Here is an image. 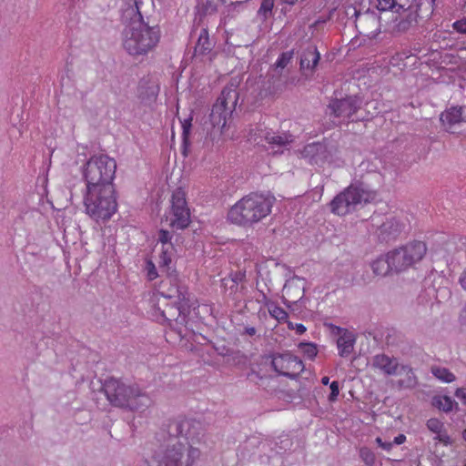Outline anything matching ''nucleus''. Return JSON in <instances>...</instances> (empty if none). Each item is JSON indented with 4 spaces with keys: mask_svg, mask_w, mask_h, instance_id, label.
Wrapping results in <instances>:
<instances>
[{
    "mask_svg": "<svg viewBox=\"0 0 466 466\" xmlns=\"http://www.w3.org/2000/svg\"><path fill=\"white\" fill-rule=\"evenodd\" d=\"M157 293L150 299L151 316L157 321L167 322L180 339L187 336V314L189 294L187 288L180 283L177 272L165 273Z\"/></svg>",
    "mask_w": 466,
    "mask_h": 466,
    "instance_id": "f257e3e1",
    "label": "nucleus"
},
{
    "mask_svg": "<svg viewBox=\"0 0 466 466\" xmlns=\"http://www.w3.org/2000/svg\"><path fill=\"white\" fill-rule=\"evenodd\" d=\"M143 2L124 0L122 16L128 20L122 32V46L132 56H143L153 51L158 45L161 31L158 25H149L142 15Z\"/></svg>",
    "mask_w": 466,
    "mask_h": 466,
    "instance_id": "f03ea898",
    "label": "nucleus"
},
{
    "mask_svg": "<svg viewBox=\"0 0 466 466\" xmlns=\"http://www.w3.org/2000/svg\"><path fill=\"white\" fill-rule=\"evenodd\" d=\"M274 203L275 198L272 195L252 192L229 208L227 218L231 224L249 228L267 218Z\"/></svg>",
    "mask_w": 466,
    "mask_h": 466,
    "instance_id": "7ed1b4c3",
    "label": "nucleus"
},
{
    "mask_svg": "<svg viewBox=\"0 0 466 466\" xmlns=\"http://www.w3.org/2000/svg\"><path fill=\"white\" fill-rule=\"evenodd\" d=\"M108 401L116 407L142 411L152 404L150 396L136 384L127 385L116 379H108L103 386Z\"/></svg>",
    "mask_w": 466,
    "mask_h": 466,
    "instance_id": "20e7f679",
    "label": "nucleus"
},
{
    "mask_svg": "<svg viewBox=\"0 0 466 466\" xmlns=\"http://www.w3.org/2000/svg\"><path fill=\"white\" fill-rule=\"evenodd\" d=\"M200 457L198 448L186 446L181 441L142 459L137 466H192Z\"/></svg>",
    "mask_w": 466,
    "mask_h": 466,
    "instance_id": "39448f33",
    "label": "nucleus"
},
{
    "mask_svg": "<svg viewBox=\"0 0 466 466\" xmlns=\"http://www.w3.org/2000/svg\"><path fill=\"white\" fill-rule=\"evenodd\" d=\"M84 206L86 213L96 221L109 219L117 210L115 187L105 186L86 189Z\"/></svg>",
    "mask_w": 466,
    "mask_h": 466,
    "instance_id": "423d86ee",
    "label": "nucleus"
},
{
    "mask_svg": "<svg viewBox=\"0 0 466 466\" xmlns=\"http://www.w3.org/2000/svg\"><path fill=\"white\" fill-rule=\"evenodd\" d=\"M116 170V162L113 157L105 154L92 156L82 169L86 189L114 187L113 180Z\"/></svg>",
    "mask_w": 466,
    "mask_h": 466,
    "instance_id": "0eeeda50",
    "label": "nucleus"
},
{
    "mask_svg": "<svg viewBox=\"0 0 466 466\" xmlns=\"http://www.w3.org/2000/svg\"><path fill=\"white\" fill-rule=\"evenodd\" d=\"M375 198L376 191L365 184H351L332 199L330 209L336 215L345 216L356 210L359 205L370 203Z\"/></svg>",
    "mask_w": 466,
    "mask_h": 466,
    "instance_id": "6e6552de",
    "label": "nucleus"
},
{
    "mask_svg": "<svg viewBox=\"0 0 466 466\" xmlns=\"http://www.w3.org/2000/svg\"><path fill=\"white\" fill-rule=\"evenodd\" d=\"M376 7L380 12L396 15L398 32H405L417 23L421 0H376Z\"/></svg>",
    "mask_w": 466,
    "mask_h": 466,
    "instance_id": "1a4fd4ad",
    "label": "nucleus"
},
{
    "mask_svg": "<svg viewBox=\"0 0 466 466\" xmlns=\"http://www.w3.org/2000/svg\"><path fill=\"white\" fill-rule=\"evenodd\" d=\"M427 252L426 244L422 241H412L390 250V263L394 271L400 272L420 262Z\"/></svg>",
    "mask_w": 466,
    "mask_h": 466,
    "instance_id": "9d476101",
    "label": "nucleus"
},
{
    "mask_svg": "<svg viewBox=\"0 0 466 466\" xmlns=\"http://www.w3.org/2000/svg\"><path fill=\"white\" fill-rule=\"evenodd\" d=\"M171 206L167 219L174 229H184L190 224V211L182 188L176 189L171 197Z\"/></svg>",
    "mask_w": 466,
    "mask_h": 466,
    "instance_id": "9b49d317",
    "label": "nucleus"
},
{
    "mask_svg": "<svg viewBox=\"0 0 466 466\" xmlns=\"http://www.w3.org/2000/svg\"><path fill=\"white\" fill-rule=\"evenodd\" d=\"M404 223L396 217L382 218L371 217V231L380 242H389L397 239L404 229Z\"/></svg>",
    "mask_w": 466,
    "mask_h": 466,
    "instance_id": "f8f14e48",
    "label": "nucleus"
},
{
    "mask_svg": "<svg viewBox=\"0 0 466 466\" xmlns=\"http://www.w3.org/2000/svg\"><path fill=\"white\" fill-rule=\"evenodd\" d=\"M338 149L334 145L321 142H314L305 146L301 151V157L310 165L323 166L332 163Z\"/></svg>",
    "mask_w": 466,
    "mask_h": 466,
    "instance_id": "ddd939ff",
    "label": "nucleus"
},
{
    "mask_svg": "<svg viewBox=\"0 0 466 466\" xmlns=\"http://www.w3.org/2000/svg\"><path fill=\"white\" fill-rule=\"evenodd\" d=\"M176 434L178 438H184L186 446L193 448L195 444L200 443L204 438V429L200 421L194 419H180L174 424Z\"/></svg>",
    "mask_w": 466,
    "mask_h": 466,
    "instance_id": "4468645a",
    "label": "nucleus"
},
{
    "mask_svg": "<svg viewBox=\"0 0 466 466\" xmlns=\"http://www.w3.org/2000/svg\"><path fill=\"white\" fill-rule=\"evenodd\" d=\"M360 101L356 96L333 99L329 105V115L338 119L337 124L348 121L360 108Z\"/></svg>",
    "mask_w": 466,
    "mask_h": 466,
    "instance_id": "2eb2a0df",
    "label": "nucleus"
},
{
    "mask_svg": "<svg viewBox=\"0 0 466 466\" xmlns=\"http://www.w3.org/2000/svg\"><path fill=\"white\" fill-rule=\"evenodd\" d=\"M274 370L279 375L294 378L304 370L301 360L290 354H279L271 361Z\"/></svg>",
    "mask_w": 466,
    "mask_h": 466,
    "instance_id": "dca6fc26",
    "label": "nucleus"
},
{
    "mask_svg": "<svg viewBox=\"0 0 466 466\" xmlns=\"http://www.w3.org/2000/svg\"><path fill=\"white\" fill-rule=\"evenodd\" d=\"M440 120L446 131L454 133L457 126L466 122V107L451 106L441 114Z\"/></svg>",
    "mask_w": 466,
    "mask_h": 466,
    "instance_id": "f3484780",
    "label": "nucleus"
},
{
    "mask_svg": "<svg viewBox=\"0 0 466 466\" xmlns=\"http://www.w3.org/2000/svg\"><path fill=\"white\" fill-rule=\"evenodd\" d=\"M427 429L435 434L433 440L441 443L444 446H451L454 441L448 433L443 421L437 418H431L426 421Z\"/></svg>",
    "mask_w": 466,
    "mask_h": 466,
    "instance_id": "a211bd4d",
    "label": "nucleus"
},
{
    "mask_svg": "<svg viewBox=\"0 0 466 466\" xmlns=\"http://www.w3.org/2000/svg\"><path fill=\"white\" fill-rule=\"evenodd\" d=\"M371 365L383 374L391 376L397 373L399 361L396 358L390 357L386 354H377L372 358Z\"/></svg>",
    "mask_w": 466,
    "mask_h": 466,
    "instance_id": "6ab92c4d",
    "label": "nucleus"
},
{
    "mask_svg": "<svg viewBox=\"0 0 466 466\" xmlns=\"http://www.w3.org/2000/svg\"><path fill=\"white\" fill-rule=\"evenodd\" d=\"M339 338L337 339V348L339 355L342 358L348 357L354 350L356 343V336L353 332L348 329L338 328Z\"/></svg>",
    "mask_w": 466,
    "mask_h": 466,
    "instance_id": "aec40b11",
    "label": "nucleus"
},
{
    "mask_svg": "<svg viewBox=\"0 0 466 466\" xmlns=\"http://www.w3.org/2000/svg\"><path fill=\"white\" fill-rule=\"evenodd\" d=\"M238 100V93L237 90V85L231 83L225 86L217 99L216 104L222 106L225 109L233 113Z\"/></svg>",
    "mask_w": 466,
    "mask_h": 466,
    "instance_id": "412c9836",
    "label": "nucleus"
},
{
    "mask_svg": "<svg viewBox=\"0 0 466 466\" xmlns=\"http://www.w3.org/2000/svg\"><path fill=\"white\" fill-rule=\"evenodd\" d=\"M231 115L232 113L230 111L215 103L209 116L210 123L214 128H218L220 132H223L227 120Z\"/></svg>",
    "mask_w": 466,
    "mask_h": 466,
    "instance_id": "4be33fe9",
    "label": "nucleus"
},
{
    "mask_svg": "<svg viewBox=\"0 0 466 466\" xmlns=\"http://www.w3.org/2000/svg\"><path fill=\"white\" fill-rule=\"evenodd\" d=\"M174 256L175 248L173 245L161 248V252L159 254V259L157 263L163 274L176 272L172 266Z\"/></svg>",
    "mask_w": 466,
    "mask_h": 466,
    "instance_id": "5701e85b",
    "label": "nucleus"
},
{
    "mask_svg": "<svg viewBox=\"0 0 466 466\" xmlns=\"http://www.w3.org/2000/svg\"><path fill=\"white\" fill-rule=\"evenodd\" d=\"M320 59L316 46H310L303 50L300 57V68L314 70Z\"/></svg>",
    "mask_w": 466,
    "mask_h": 466,
    "instance_id": "b1692460",
    "label": "nucleus"
},
{
    "mask_svg": "<svg viewBox=\"0 0 466 466\" xmlns=\"http://www.w3.org/2000/svg\"><path fill=\"white\" fill-rule=\"evenodd\" d=\"M439 292L449 294L446 289L436 290L434 287L426 288L418 297V303L425 307L432 308L439 301Z\"/></svg>",
    "mask_w": 466,
    "mask_h": 466,
    "instance_id": "393cba45",
    "label": "nucleus"
},
{
    "mask_svg": "<svg viewBox=\"0 0 466 466\" xmlns=\"http://www.w3.org/2000/svg\"><path fill=\"white\" fill-rule=\"evenodd\" d=\"M304 284H305V279L295 277L292 279L289 280L285 284L283 290L288 296H291L293 288H297L299 292L298 296L294 297L295 299L293 300V302L296 303V302L300 301L304 297V294H305Z\"/></svg>",
    "mask_w": 466,
    "mask_h": 466,
    "instance_id": "a878e982",
    "label": "nucleus"
},
{
    "mask_svg": "<svg viewBox=\"0 0 466 466\" xmlns=\"http://www.w3.org/2000/svg\"><path fill=\"white\" fill-rule=\"evenodd\" d=\"M371 268L377 276H386L390 270H394L393 266L390 263L389 253L385 257H380L373 260Z\"/></svg>",
    "mask_w": 466,
    "mask_h": 466,
    "instance_id": "bb28decb",
    "label": "nucleus"
},
{
    "mask_svg": "<svg viewBox=\"0 0 466 466\" xmlns=\"http://www.w3.org/2000/svg\"><path fill=\"white\" fill-rule=\"evenodd\" d=\"M432 405L440 410L450 412L457 403L448 396H435L432 399Z\"/></svg>",
    "mask_w": 466,
    "mask_h": 466,
    "instance_id": "cd10ccee",
    "label": "nucleus"
},
{
    "mask_svg": "<svg viewBox=\"0 0 466 466\" xmlns=\"http://www.w3.org/2000/svg\"><path fill=\"white\" fill-rule=\"evenodd\" d=\"M431 373L441 382L450 383L455 380V375L444 367H432Z\"/></svg>",
    "mask_w": 466,
    "mask_h": 466,
    "instance_id": "c85d7f7f",
    "label": "nucleus"
},
{
    "mask_svg": "<svg viewBox=\"0 0 466 466\" xmlns=\"http://www.w3.org/2000/svg\"><path fill=\"white\" fill-rule=\"evenodd\" d=\"M249 0L243 1H234L230 2L226 5V14L228 16H236L242 11H244L246 7V4L248 3Z\"/></svg>",
    "mask_w": 466,
    "mask_h": 466,
    "instance_id": "c756f323",
    "label": "nucleus"
},
{
    "mask_svg": "<svg viewBox=\"0 0 466 466\" xmlns=\"http://www.w3.org/2000/svg\"><path fill=\"white\" fill-rule=\"evenodd\" d=\"M268 310L269 315L279 322L287 321L289 317L287 311L278 306L275 302L273 304H269Z\"/></svg>",
    "mask_w": 466,
    "mask_h": 466,
    "instance_id": "7c9ffc66",
    "label": "nucleus"
},
{
    "mask_svg": "<svg viewBox=\"0 0 466 466\" xmlns=\"http://www.w3.org/2000/svg\"><path fill=\"white\" fill-rule=\"evenodd\" d=\"M299 349L309 360H313L318 354L317 346L312 342H300Z\"/></svg>",
    "mask_w": 466,
    "mask_h": 466,
    "instance_id": "2f4dec72",
    "label": "nucleus"
},
{
    "mask_svg": "<svg viewBox=\"0 0 466 466\" xmlns=\"http://www.w3.org/2000/svg\"><path fill=\"white\" fill-rule=\"evenodd\" d=\"M266 140L268 141V144L278 147H285L291 142V139H289L288 136H279L275 134H268L266 136Z\"/></svg>",
    "mask_w": 466,
    "mask_h": 466,
    "instance_id": "473e14b6",
    "label": "nucleus"
},
{
    "mask_svg": "<svg viewBox=\"0 0 466 466\" xmlns=\"http://www.w3.org/2000/svg\"><path fill=\"white\" fill-rule=\"evenodd\" d=\"M360 457L367 466H374L375 454L370 449L367 447L360 448Z\"/></svg>",
    "mask_w": 466,
    "mask_h": 466,
    "instance_id": "72a5a7b5",
    "label": "nucleus"
},
{
    "mask_svg": "<svg viewBox=\"0 0 466 466\" xmlns=\"http://www.w3.org/2000/svg\"><path fill=\"white\" fill-rule=\"evenodd\" d=\"M274 7V0H262L258 10V15L267 19Z\"/></svg>",
    "mask_w": 466,
    "mask_h": 466,
    "instance_id": "f704fd0d",
    "label": "nucleus"
},
{
    "mask_svg": "<svg viewBox=\"0 0 466 466\" xmlns=\"http://www.w3.org/2000/svg\"><path fill=\"white\" fill-rule=\"evenodd\" d=\"M355 14L357 15V23L360 25L362 26L365 24L371 22L379 26V20L376 17L375 14H373V13L357 14L356 11H355Z\"/></svg>",
    "mask_w": 466,
    "mask_h": 466,
    "instance_id": "c9c22d12",
    "label": "nucleus"
},
{
    "mask_svg": "<svg viewBox=\"0 0 466 466\" xmlns=\"http://www.w3.org/2000/svg\"><path fill=\"white\" fill-rule=\"evenodd\" d=\"M293 57V51L283 52L279 55L277 61L275 62V66L277 68L283 69L285 68L290 60Z\"/></svg>",
    "mask_w": 466,
    "mask_h": 466,
    "instance_id": "e433bc0d",
    "label": "nucleus"
},
{
    "mask_svg": "<svg viewBox=\"0 0 466 466\" xmlns=\"http://www.w3.org/2000/svg\"><path fill=\"white\" fill-rule=\"evenodd\" d=\"M145 271L148 280L152 281L158 277L157 269L152 260L146 261Z\"/></svg>",
    "mask_w": 466,
    "mask_h": 466,
    "instance_id": "4c0bfd02",
    "label": "nucleus"
},
{
    "mask_svg": "<svg viewBox=\"0 0 466 466\" xmlns=\"http://www.w3.org/2000/svg\"><path fill=\"white\" fill-rule=\"evenodd\" d=\"M172 234L165 229H161L158 232L157 241L161 243L162 248H165L168 245H173L171 242Z\"/></svg>",
    "mask_w": 466,
    "mask_h": 466,
    "instance_id": "58836bf2",
    "label": "nucleus"
},
{
    "mask_svg": "<svg viewBox=\"0 0 466 466\" xmlns=\"http://www.w3.org/2000/svg\"><path fill=\"white\" fill-rule=\"evenodd\" d=\"M200 46L202 50H207L209 48L208 35L206 29H203L198 36V47Z\"/></svg>",
    "mask_w": 466,
    "mask_h": 466,
    "instance_id": "ea45409f",
    "label": "nucleus"
},
{
    "mask_svg": "<svg viewBox=\"0 0 466 466\" xmlns=\"http://www.w3.org/2000/svg\"><path fill=\"white\" fill-rule=\"evenodd\" d=\"M288 325V329L290 330H295L297 334L301 335L306 330L307 328L302 323H293L291 321H286Z\"/></svg>",
    "mask_w": 466,
    "mask_h": 466,
    "instance_id": "a19ab883",
    "label": "nucleus"
},
{
    "mask_svg": "<svg viewBox=\"0 0 466 466\" xmlns=\"http://www.w3.org/2000/svg\"><path fill=\"white\" fill-rule=\"evenodd\" d=\"M329 388H330V394L329 396V400L330 401H334L339 394V382L335 381V380L332 381L329 385Z\"/></svg>",
    "mask_w": 466,
    "mask_h": 466,
    "instance_id": "79ce46f5",
    "label": "nucleus"
},
{
    "mask_svg": "<svg viewBox=\"0 0 466 466\" xmlns=\"http://www.w3.org/2000/svg\"><path fill=\"white\" fill-rule=\"evenodd\" d=\"M452 27L458 33L466 35V17L455 21L452 25Z\"/></svg>",
    "mask_w": 466,
    "mask_h": 466,
    "instance_id": "37998d69",
    "label": "nucleus"
},
{
    "mask_svg": "<svg viewBox=\"0 0 466 466\" xmlns=\"http://www.w3.org/2000/svg\"><path fill=\"white\" fill-rule=\"evenodd\" d=\"M190 128H191V118L184 119V121L182 122V129H183L182 135H183L184 139H186L187 137L188 136Z\"/></svg>",
    "mask_w": 466,
    "mask_h": 466,
    "instance_id": "c03bdc74",
    "label": "nucleus"
},
{
    "mask_svg": "<svg viewBox=\"0 0 466 466\" xmlns=\"http://www.w3.org/2000/svg\"><path fill=\"white\" fill-rule=\"evenodd\" d=\"M455 396L466 406V388H458L455 391Z\"/></svg>",
    "mask_w": 466,
    "mask_h": 466,
    "instance_id": "a18cd8bd",
    "label": "nucleus"
},
{
    "mask_svg": "<svg viewBox=\"0 0 466 466\" xmlns=\"http://www.w3.org/2000/svg\"><path fill=\"white\" fill-rule=\"evenodd\" d=\"M260 299H258V301L261 302L265 307H267V309L269 307V304L274 303L267 297V295L263 291H260Z\"/></svg>",
    "mask_w": 466,
    "mask_h": 466,
    "instance_id": "49530a36",
    "label": "nucleus"
},
{
    "mask_svg": "<svg viewBox=\"0 0 466 466\" xmlns=\"http://www.w3.org/2000/svg\"><path fill=\"white\" fill-rule=\"evenodd\" d=\"M459 284L461 285V289L466 291V268L459 277Z\"/></svg>",
    "mask_w": 466,
    "mask_h": 466,
    "instance_id": "de8ad7c7",
    "label": "nucleus"
},
{
    "mask_svg": "<svg viewBox=\"0 0 466 466\" xmlns=\"http://www.w3.org/2000/svg\"><path fill=\"white\" fill-rule=\"evenodd\" d=\"M406 441V436L404 434H399L396 436L392 441L393 445H400Z\"/></svg>",
    "mask_w": 466,
    "mask_h": 466,
    "instance_id": "09e8293b",
    "label": "nucleus"
},
{
    "mask_svg": "<svg viewBox=\"0 0 466 466\" xmlns=\"http://www.w3.org/2000/svg\"><path fill=\"white\" fill-rule=\"evenodd\" d=\"M459 319H460L461 324L466 325V301H465V304L460 313Z\"/></svg>",
    "mask_w": 466,
    "mask_h": 466,
    "instance_id": "8fccbe9b",
    "label": "nucleus"
},
{
    "mask_svg": "<svg viewBox=\"0 0 466 466\" xmlns=\"http://www.w3.org/2000/svg\"><path fill=\"white\" fill-rule=\"evenodd\" d=\"M393 447V443L390 441H385L383 444H381V449H383L386 451H390Z\"/></svg>",
    "mask_w": 466,
    "mask_h": 466,
    "instance_id": "3c124183",
    "label": "nucleus"
},
{
    "mask_svg": "<svg viewBox=\"0 0 466 466\" xmlns=\"http://www.w3.org/2000/svg\"><path fill=\"white\" fill-rule=\"evenodd\" d=\"M257 330L254 327H246L245 328V333L248 336H254L256 334Z\"/></svg>",
    "mask_w": 466,
    "mask_h": 466,
    "instance_id": "603ef678",
    "label": "nucleus"
},
{
    "mask_svg": "<svg viewBox=\"0 0 466 466\" xmlns=\"http://www.w3.org/2000/svg\"><path fill=\"white\" fill-rule=\"evenodd\" d=\"M206 11L207 12H216L217 11V6L208 3L206 6Z\"/></svg>",
    "mask_w": 466,
    "mask_h": 466,
    "instance_id": "864d4df0",
    "label": "nucleus"
},
{
    "mask_svg": "<svg viewBox=\"0 0 466 466\" xmlns=\"http://www.w3.org/2000/svg\"><path fill=\"white\" fill-rule=\"evenodd\" d=\"M298 0H281L282 3L287 4L289 5H293L297 3Z\"/></svg>",
    "mask_w": 466,
    "mask_h": 466,
    "instance_id": "5fc2aeb1",
    "label": "nucleus"
},
{
    "mask_svg": "<svg viewBox=\"0 0 466 466\" xmlns=\"http://www.w3.org/2000/svg\"><path fill=\"white\" fill-rule=\"evenodd\" d=\"M329 377H326V376H325V377H323V378L321 379V383H322L323 385H328V384H329Z\"/></svg>",
    "mask_w": 466,
    "mask_h": 466,
    "instance_id": "6e6d98bb",
    "label": "nucleus"
},
{
    "mask_svg": "<svg viewBox=\"0 0 466 466\" xmlns=\"http://www.w3.org/2000/svg\"><path fill=\"white\" fill-rule=\"evenodd\" d=\"M376 442L381 448V444H383L385 441H383L381 438L378 437L376 438Z\"/></svg>",
    "mask_w": 466,
    "mask_h": 466,
    "instance_id": "4d7b16f0",
    "label": "nucleus"
},
{
    "mask_svg": "<svg viewBox=\"0 0 466 466\" xmlns=\"http://www.w3.org/2000/svg\"><path fill=\"white\" fill-rule=\"evenodd\" d=\"M461 435H462V439L466 441V429H464V430L462 431Z\"/></svg>",
    "mask_w": 466,
    "mask_h": 466,
    "instance_id": "13d9d810",
    "label": "nucleus"
},
{
    "mask_svg": "<svg viewBox=\"0 0 466 466\" xmlns=\"http://www.w3.org/2000/svg\"><path fill=\"white\" fill-rule=\"evenodd\" d=\"M435 2H436V0H431V7H432V8H433V7H434V5H435Z\"/></svg>",
    "mask_w": 466,
    "mask_h": 466,
    "instance_id": "bf43d9fd",
    "label": "nucleus"
},
{
    "mask_svg": "<svg viewBox=\"0 0 466 466\" xmlns=\"http://www.w3.org/2000/svg\"><path fill=\"white\" fill-rule=\"evenodd\" d=\"M221 2H222V4H226L227 1L226 0H221Z\"/></svg>",
    "mask_w": 466,
    "mask_h": 466,
    "instance_id": "052dcab7",
    "label": "nucleus"
},
{
    "mask_svg": "<svg viewBox=\"0 0 466 466\" xmlns=\"http://www.w3.org/2000/svg\"><path fill=\"white\" fill-rule=\"evenodd\" d=\"M464 466H466V464Z\"/></svg>",
    "mask_w": 466,
    "mask_h": 466,
    "instance_id": "680f3d73",
    "label": "nucleus"
}]
</instances>
